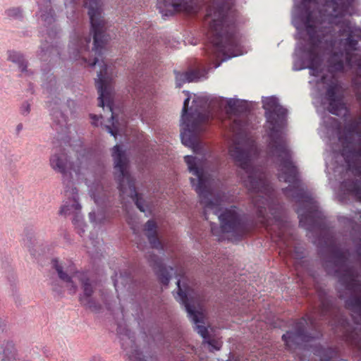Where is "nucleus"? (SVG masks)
Instances as JSON below:
<instances>
[{
  "mask_svg": "<svg viewBox=\"0 0 361 361\" xmlns=\"http://www.w3.org/2000/svg\"><path fill=\"white\" fill-rule=\"evenodd\" d=\"M177 295L175 296L177 301L183 305L188 314L190 320L195 324V330L200 334L204 341L209 346V351L214 352V350H219L222 347V342L211 339L209 336L207 328L204 326V316L202 311L198 310L195 307L191 304L190 299V289L188 287L183 288L180 286V281H177Z\"/></svg>",
  "mask_w": 361,
  "mask_h": 361,
  "instance_id": "nucleus-11",
  "label": "nucleus"
},
{
  "mask_svg": "<svg viewBox=\"0 0 361 361\" xmlns=\"http://www.w3.org/2000/svg\"><path fill=\"white\" fill-rule=\"evenodd\" d=\"M355 252L357 255V260L361 262V243L355 245Z\"/></svg>",
  "mask_w": 361,
  "mask_h": 361,
  "instance_id": "nucleus-36",
  "label": "nucleus"
},
{
  "mask_svg": "<svg viewBox=\"0 0 361 361\" xmlns=\"http://www.w3.org/2000/svg\"><path fill=\"white\" fill-rule=\"evenodd\" d=\"M2 355L1 361H17V354L13 342H7Z\"/></svg>",
  "mask_w": 361,
  "mask_h": 361,
  "instance_id": "nucleus-27",
  "label": "nucleus"
},
{
  "mask_svg": "<svg viewBox=\"0 0 361 361\" xmlns=\"http://www.w3.org/2000/svg\"><path fill=\"white\" fill-rule=\"evenodd\" d=\"M89 219L92 223L96 222V214L94 212L89 213Z\"/></svg>",
  "mask_w": 361,
  "mask_h": 361,
  "instance_id": "nucleus-41",
  "label": "nucleus"
},
{
  "mask_svg": "<svg viewBox=\"0 0 361 361\" xmlns=\"http://www.w3.org/2000/svg\"><path fill=\"white\" fill-rule=\"evenodd\" d=\"M11 277L12 280L15 281V279H16V276H15V274H11Z\"/></svg>",
  "mask_w": 361,
  "mask_h": 361,
  "instance_id": "nucleus-49",
  "label": "nucleus"
},
{
  "mask_svg": "<svg viewBox=\"0 0 361 361\" xmlns=\"http://www.w3.org/2000/svg\"><path fill=\"white\" fill-rule=\"evenodd\" d=\"M156 228L157 224L152 219L148 220L145 225V230L147 231L146 235L151 247L163 251L164 247L157 236Z\"/></svg>",
  "mask_w": 361,
  "mask_h": 361,
  "instance_id": "nucleus-22",
  "label": "nucleus"
},
{
  "mask_svg": "<svg viewBox=\"0 0 361 361\" xmlns=\"http://www.w3.org/2000/svg\"><path fill=\"white\" fill-rule=\"evenodd\" d=\"M66 104L68 107L69 108L71 113L74 112L76 107V102L75 100L73 99H68Z\"/></svg>",
  "mask_w": 361,
  "mask_h": 361,
  "instance_id": "nucleus-35",
  "label": "nucleus"
},
{
  "mask_svg": "<svg viewBox=\"0 0 361 361\" xmlns=\"http://www.w3.org/2000/svg\"><path fill=\"white\" fill-rule=\"evenodd\" d=\"M49 164L54 171L62 175L65 190H71V188H75L71 180V173L74 171L76 174H78L79 171L74 169L73 164L71 161L68 155L64 150L61 149L59 152L51 154L49 159Z\"/></svg>",
  "mask_w": 361,
  "mask_h": 361,
  "instance_id": "nucleus-13",
  "label": "nucleus"
},
{
  "mask_svg": "<svg viewBox=\"0 0 361 361\" xmlns=\"http://www.w3.org/2000/svg\"><path fill=\"white\" fill-rule=\"evenodd\" d=\"M90 42V35L83 36L74 34L71 38L68 47L70 58L73 60L82 59L92 67L97 63L99 64L100 70L97 73V79L95 80L99 94V106L102 108L106 106L111 112V118L114 121L115 119L113 112L114 102L111 96L110 78L107 74L108 66L103 61L99 63L97 57H95L92 61H87L85 54L89 50Z\"/></svg>",
  "mask_w": 361,
  "mask_h": 361,
  "instance_id": "nucleus-6",
  "label": "nucleus"
},
{
  "mask_svg": "<svg viewBox=\"0 0 361 361\" xmlns=\"http://www.w3.org/2000/svg\"><path fill=\"white\" fill-rule=\"evenodd\" d=\"M111 156L114 164L115 179L117 181L118 189L121 195H124L128 189L129 196L133 200L136 207L140 212H145L147 206L145 204L142 195L136 191L135 180L126 169L128 160L125 150L120 145H116L112 148Z\"/></svg>",
  "mask_w": 361,
  "mask_h": 361,
  "instance_id": "nucleus-9",
  "label": "nucleus"
},
{
  "mask_svg": "<svg viewBox=\"0 0 361 361\" xmlns=\"http://www.w3.org/2000/svg\"><path fill=\"white\" fill-rule=\"evenodd\" d=\"M120 283L121 285L126 288L129 282L132 281L131 275L128 271H124L123 273H121L119 276Z\"/></svg>",
  "mask_w": 361,
  "mask_h": 361,
  "instance_id": "nucleus-32",
  "label": "nucleus"
},
{
  "mask_svg": "<svg viewBox=\"0 0 361 361\" xmlns=\"http://www.w3.org/2000/svg\"><path fill=\"white\" fill-rule=\"evenodd\" d=\"M113 279V281H114V287H115V289H116V291L118 293V291H119V286H118V280L116 279H114V277L112 278Z\"/></svg>",
  "mask_w": 361,
  "mask_h": 361,
  "instance_id": "nucleus-43",
  "label": "nucleus"
},
{
  "mask_svg": "<svg viewBox=\"0 0 361 361\" xmlns=\"http://www.w3.org/2000/svg\"><path fill=\"white\" fill-rule=\"evenodd\" d=\"M322 336L323 334L319 329L316 318L306 316L295 320L292 325V329L282 336V340L286 348L293 352L302 344L319 340Z\"/></svg>",
  "mask_w": 361,
  "mask_h": 361,
  "instance_id": "nucleus-10",
  "label": "nucleus"
},
{
  "mask_svg": "<svg viewBox=\"0 0 361 361\" xmlns=\"http://www.w3.org/2000/svg\"><path fill=\"white\" fill-rule=\"evenodd\" d=\"M51 32H52V30H51V31H49V32H48V33H47V34H48V35H49V36H50V35H51Z\"/></svg>",
  "mask_w": 361,
  "mask_h": 361,
  "instance_id": "nucleus-53",
  "label": "nucleus"
},
{
  "mask_svg": "<svg viewBox=\"0 0 361 361\" xmlns=\"http://www.w3.org/2000/svg\"><path fill=\"white\" fill-rule=\"evenodd\" d=\"M59 55V49L58 47L52 44H49L47 41L42 42L40 47V51L38 56L42 61H47L51 55Z\"/></svg>",
  "mask_w": 361,
  "mask_h": 361,
  "instance_id": "nucleus-25",
  "label": "nucleus"
},
{
  "mask_svg": "<svg viewBox=\"0 0 361 361\" xmlns=\"http://www.w3.org/2000/svg\"><path fill=\"white\" fill-rule=\"evenodd\" d=\"M323 123L325 127L331 131H337L341 128V123L338 120L329 116L324 117Z\"/></svg>",
  "mask_w": 361,
  "mask_h": 361,
  "instance_id": "nucleus-28",
  "label": "nucleus"
},
{
  "mask_svg": "<svg viewBox=\"0 0 361 361\" xmlns=\"http://www.w3.org/2000/svg\"><path fill=\"white\" fill-rule=\"evenodd\" d=\"M352 129L357 136L354 147H349L350 143L348 142V137H345L341 155L346 163V170L360 179L345 180L341 183V188L361 200V124L357 128L353 126Z\"/></svg>",
  "mask_w": 361,
  "mask_h": 361,
  "instance_id": "nucleus-8",
  "label": "nucleus"
},
{
  "mask_svg": "<svg viewBox=\"0 0 361 361\" xmlns=\"http://www.w3.org/2000/svg\"><path fill=\"white\" fill-rule=\"evenodd\" d=\"M176 87L180 88L185 82H197L206 78L207 73L199 70H190L185 72L174 71Z\"/></svg>",
  "mask_w": 361,
  "mask_h": 361,
  "instance_id": "nucleus-19",
  "label": "nucleus"
},
{
  "mask_svg": "<svg viewBox=\"0 0 361 361\" xmlns=\"http://www.w3.org/2000/svg\"><path fill=\"white\" fill-rule=\"evenodd\" d=\"M8 59L11 61L16 63L18 66L19 70L22 73H27L28 72V71L27 70V61L20 53L16 51H9Z\"/></svg>",
  "mask_w": 361,
  "mask_h": 361,
  "instance_id": "nucleus-26",
  "label": "nucleus"
},
{
  "mask_svg": "<svg viewBox=\"0 0 361 361\" xmlns=\"http://www.w3.org/2000/svg\"><path fill=\"white\" fill-rule=\"evenodd\" d=\"M345 220H348V221H352V219H348V218H345V217H341V218L339 219V221H344Z\"/></svg>",
  "mask_w": 361,
  "mask_h": 361,
  "instance_id": "nucleus-47",
  "label": "nucleus"
},
{
  "mask_svg": "<svg viewBox=\"0 0 361 361\" xmlns=\"http://www.w3.org/2000/svg\"><path fill=\"white\" fill-rule=\"evenodd\" d=\"M84 6L88 9L91 30L93 33L92 50L96 54L101 56L109 40V36L106 34V27L102 9L97 0H85Z\"/></svg>",
  "mask_w": 361,
  "mask_h": 361,
  "instance_id": "nucleus-12",
  "label": "nucleus"
},
{
  "mask_svg": "<svg viewBox=\"0 0 361 361\" xmlns=\"http://www.w3.org/2000/svg\"><path fill=\"white\" fill-rule=\"evenodd\" d=\"M106 130H107L108 133L111 134V135H112L114 137L116 136V135H117L116 130H114L111 127H110L109 126H106Z\"/></svg>",
  "mask_w": 361,
  "mask_h": 361,
  "instance_id": "nucleus-37",
  "label": "nucleus"
},
{
  "mask_svg": "<svg viewBox=\"0 0 361 361\" xmlns=\"http://www.w3.org/2000/svg\"><path fill=\"white\" fill-rule=\"evenodd\" d=\"M52 286V290L57 293H61V288L58 286L57 283L56 282H53L51 283Z\"/></svg>",
  "mask_w": 361,
  "mask_h": 361,
  "instance_id": "nucleus-38",
  "label": "nucleus"
},
{
  "mask_svg": "<svg viewBox=\"0 0 361 361\" xmlns=\"http://www.w3.org/2000/svg\"><path fill=\"white\" fill-rule=\"evenodd\" d=\"M23 244L32 252V249L35 243L34 236L32 234H28L23 238Z\"/></svg>",
  "mask_w": 361,
  "mask_h": 361,
  "instance_id": "nucleus-31",
  "label": "nucleus"
},
{
  "mask_svg": "<svg viewBox=\"0 0 361 361\" xmlns=\"http://www.w3.org/2000/svg\"><path fill=\"white\" fill-rule=\"evenodd\" d=\"M51 267L59 278L66 283V287L71 295H75L78 290L77 283L80 284L81 292L78 295V301L81 306L93 312L98 313L102 308L101 303L94 297L97 281L90 278L86 271H75L71 275L63 271V268L57 258L51 259Z\"/></svg>",
  "mask_w": 361,
  "mask_h": 361,
  "instance_id": "nucleus-7",
  "label": "nucleus"
},
{
  "mask_svg": "<svg viewBox=\"0 0 361 361\" xmlns=\"http://www.w3.org/2000/svg\"><path fill=\"white\" fill-rule=\"evenodd\" d=\"M294 254L298 259H302L305 257L304 250L302 247H295Z\"/></svg>",
  "mask_w": 361,
  "mask_h": 361,
  "instance_id": "nucleus-34",
  "label": "nucleus"
},
{
  "mask_svg": "<svg viewBox=\"0 0 361 361\" xmlns=\"http://www.w3.org/2000/svg\"><path fill=\"white\" fill-rule=\"evenodd\" d=\"M37 4L44 25L49 27L55 21L54 11L51 7V0H37Z\"/></svg>",
  "mask_w": 361,
  "mask_h": 361,
  "instance_id": "nucleus-21",
  "label": "nucleus"
},
{
  "mask_svg": "<svg viewBox=\"0 0 361 361\" xmlns=\"http://www.w3.org/2000/svg\"><path fill=\"white\" fill-rule=\"evenodd\" d=\"M99 172L100 175V178L95 180L93 183H90L87 178V183H88V187L90 188V192L91 196L94 199L95 202H98L99 199H102L106 197V194L104 192V188L103 185L104 182V166L103 165L99 166Z\"/></svg>",
  "mask_w": 361,
  "mask_h": 361,
  "instance_id": "nucleus-20",
  "label": "nucleus"
},
{
  "mask_svg": "<svg viewBox=\"0 0 361 361\" xmlns=\"http://www.w3.org/2000/svg\"><path fill=\"white\" fill-rule=\"evenodd\" d=\"M64 238H65L67 241H69V238L68 237V234H67V233H65V234H64Z\"/></svg>",
  "mask_w": 361,
  "mask_h": 361,
  "instance_id": "nucleus-48",
  "label": "nucleus"
},
{
  "mask_svg": "<svg viewBox=\"0 0 361 361\" xmlns=\"http://www.w3.org/2000/svg\"><path fill=\"white\" fill-rule=\"evenodd\" d=\"M340 350L338 347L326 348V361L342 360Z\"/></svg>",
  "mask_w": 361,
  "mask_h": 361,
  "instance_id": "nucleus-29",
  "label": "nucleus"
},
{
  "mask_svg": "<svg viewBox=\"0 0 361 361\" xmlns=\"http://www.w3.org/2000/svg\"><path fill=\"white\" fill-rule=\"evenodd\" d=\"M65 193L68 198L71 197L72 200L69 203L66 202L61 207L59 214L61 215H68L75 212V215L73 219V224L75 227L83 226L84 221L83 217L80 212L81 205L78 201L79 197L77 188H71V190H66Z\"/></svg>",
  "mask_w": 361,
  "mask_h": 361,
  "instance_id": "nucleus-17",
  "label": "nucleus"
},
{
  "mask_svg": "<svg viewBox=\"0 0 361 361\" xmlns=\"http://www.w3.org/2000/svg\"><path fill=\"white\" fill-rule=\"evenodd\" d=\"M220 1L221 0H214L212 5L208 7L207 14L210 8L214 10V6L216 7V4ZM235 0H233L232 4H230L231 8H235ZM157 7L164 18L172 16L179 11H188L187 0H157ZM206 18L209 22L211 20V17L207 15Z\"/></svg>",
  "mask_w": 361,
  "mask_h": 361,
  "instance_id": "nucleus-16",
  "label": "nucleus"
},
{
  "mask_svg": "<svg viewBox=\"0 0 361 361\" xmlns=\"http://www.w3.org/2000/svg\"><path fill=\"white\" fill-rule=\"evenodd\" d=\"M140 117L142 118V120L143 119V115L142 113H140Z\"/></svg>",
  "mask_w": 361,
  "mask_h": 361,
  "instance_id": "nucleus-54",
  "label": "nucleus"
},
{
  "mask_svg": "<svg viewBox=\"0 0 361 361\" xmlns=\"http://www.w3.org/2000/svg\"><path fill=\"white\" fill-rule=\"evenodd\" d=\"M23 129V125L19 123L16 127L17 133H18Z\"/></svg>",
  "mask_w": 361,
  "mask_h": 361,
  "instance_id": "nucleus-46",
  "label": "nucleus"
},
{
  "mask_svg": "<svg viewBox=\"0 0 361 361\" xmlns=\"http://www.w3.org/2000/svg\"><path fill=\"white\" fill-rule=\"evenodd\" d=\"M310 0L306 3L310 13L306 22L299 17L305 15L302 0L295 4L292 13V23L297 30L295 38L302 39L304 30L309 37L308 41L298 42L293 54V70L298 71L308 68L310 75L321 77L322 63L326 59L327 70L331 73H347L353 75L351 87H361V50L358 41L361 37V30L346 24L339 30L342 37L336 39L334 24L336 19L348 12L354 0H329L319 8L317 14L310 11Z\"/></svg>",
  "mask_w": 361,
  "mask_h": 361,
  "instance_id": "nucleus-1",
  "label": "nucleus"
},
{
  "mask_svg": "<svg viewBox=\"0 0 361 361\" xmlns=\"http://www.w3.org/2000/svg\"><path fill=\"white\" fill-rule=\"evenodd\" d=\"M360 218H361V212H360Z\"/></svg>",
  "mask_w": 361,
  "mask_h": 361,
  "instance_id": "nucleus-56",
  "label": "nucleus"
},
{
  "mask_svg": "<svg viewBox=\"0 0 361 361\" xmlns=\"http://www.w3.org/2000/svg\"><path fill=\"white\" fill-rule=\"evenodd\" d=\"M231 128L234 135L228 148L229 155L247 175L243 181L250 192L253 193L252 202L259 221L276 240L288 246L283 233L288 225L282 220V206L275 200L274 189L266 173L251 165L252 157L258 152L257 144L246 134L239 120L235 119Z\"/></svg>",
  "mask_w": 361,
  "mask_h": 361,
  "instance_id": "nucleus-2",
  "label": "nucleus"
},
{
  "mask_svg": "<svg viewBox=\"0 0 361 361\" xmlns=\"http://www.w3.org/2000/svg\"><path fill=\"white\" fill-rule=\"evenodd\" d=\"M30 90L31 91V93L32 94L33 93V87L30 86Z\"/></svg>",
  "mask_w": 361,
  "mask_h": 361,
  "instance_id": "nucleus-52",
  "label": "nucleus"
},
{
  "mask_svg": "<svg viewBox=\"0 0 361 361\" xmlns=\"http://www.w3.org/2000/svg\"><path fill=\"white\" fill-rule=\"evenodd\" d=\"M49 106L51 107L50 114L52 120L56 126H59V128H56V130H63L67 125V116L58 106H51V103Z\"/></svg>",
  "mask_w": 361,
  "mask_h": 361,
  "instance_id": "nucleus-24",
  "label": "nucleus"
},
{
  "mask_svg": "<svg viewBox=\"0 0 361 361\" xmlns=\"http://www.w3.org/2000/svg\"><path fill=\"white\" fill-rule=\"evenodd\" d=\"M79 0H65L64 4L66 6H68V4H75L78 2Z\"/></svg>",
  "mask_w": 361,
  "mask_h": 361,
  "instance_id": "nucleus-44",
  "label": "nucleus"
},
{
  "mask_svg": "<svg viewBox=\"0 0 361 361\" xmlns=\"http://www.w3.org/2000/svg\"><path fill=\"white\" fill-rule=\"evenodd\" d=\"M233 0H221L214 9L208 11L209 22L208 38L209 47L206 53L214 63L213 68H216L233 57L243 55L241 37L238 32L240 23L239 14L235 8H231Z\"/></svg>",
  "mask_w": 361,
  "mask_h": 361,
  "instance_id": "nucleus-4",
  "label": "nucleus"
},
{
  "mask_svg": "<svg viewBox=\"0 0 361 361\" xmlns=\"http://www.w3.org/2000/svg\"><path fill=\"white\" fill-rule=\"evenodd\" d=\"M11 160L13 161L14 162H17L19 160V157L16 155L13 154L11 155Z\"/></svg>",
  "mask_w": 361,
  "mask_h": 361,
  "instance_id": "nucleus-45",
  "label": "nucleus"
},
{
  "mask_svg": "<svg viewBox=\"0 0 361 361\" xmlns=\"http://www.w3.org/2000/svg\"><path fill=\"white\" fill-rule=\"evenodd\" d=\"M85 227L86 224L84 223V226H80V227H75L78 229V233L80 235H82V234L85 231Z\"/></svg>",
  "mask_w": 361,
  "mask_h": 361,
  "instance_id": "nucleus-39",
  "label": "nucleus"
},
{
  "mask_svg": "<svg viewBox=\"0 0 361 361\" xmlns=\"http://www.w3.org/2000/svg\"><path fill=\"white\" fill-rule=\"evenodd\" d=\"M90 118L92 120V124L94 126H97V121L99 120V118H102V116H98L97 115L91 114Z\"/></svg>",
  "mask_w": 361,
  "mask_h": 361,
  "instance_id": "nucleus-42",
  "label": "nucleus"
},
{
  "mask_svg": "<svg viewBox=\"0 0 361 361\" xmlns=\"http://www.w3.org/2000/svg\"><path fill=\"white\" fill-rule=\"evenodd\" d=\"M44 86H45V84H44ZM46 88L48 89V85H46Z\"/></svg>",
  "mask_w": 361,
  "mask_h": 361,
  "instance_id": "nucleus-55",
  "label": "nucleus"
},
{
  "mask_svg": "<svg viewBox=\"0 0 361 361\" xmlns=\"http://www.w3.org/2000/svg\"><path fill=\"white\" fill-rule=\"evenodd\" d=\"M184 160L190 173L196 177L190 178V180L204 207V219L207 220V212L212 211L218 216L221 231L228 234L233 240H240L247 231L246 219L235 206L223 208L221 194H213L209 181L204 175L207 168L204 157L200 159L196 157L187 155Z\"/></svg>",
  "mask_w": 361,
  "mask_h": 361,
  "instance_id": "nucleus-3",
  "label": "nucleus"
},
{
  "mask_svg": "<svg viewBox=\"0 0 361 361\" xmlns=\"http://www.w3.org/2000/svg\"><path fill=\"white\" fill-rule=\"evenodd\" d=\"M338 293H339V297H340V298H343V295L341 294V293L340 292V290H338Z\"/></svg>",
  "mask_w": 361,
  "mask_h": 361,
  "instance_id": "nucleus-50",
  "label": "nucleus"
},
{
  "mask_svg": "<svg viewBox=\"0 0 361 361\" xmlns=\"http://www.w3.org/2000/svg\"><path fill=\"white\" fill-rule=\"evenodd\" d=\"M50 82L55 83V80L54 78H53V80H52V78L50 80Z\"/></svg>",
  "mask_w": 361,
  "mask_h": 361,
  "instance_id": "nucleus-51",
  "label": "nucleus"
},
{
  "mask_svg": "<svg viewBox=\"0 0 361 361\" xmlns=\"http://www.w3.org/2000/svg\"><path fill=\"white\" fill-rule=\"evenodd\" d=\"M187 97L183 102L181 116L182 131L180 138L182 143L199 154L203 150L198 140L199 134L203 131V124L210 117V110L221 108L225 99L209 94L195 95L192 106L188 108L190 95L189 91L184 90Z\"/></svg>",
  "mask_w": 361,
  "mask_h": 361,
  "instance_id": "nucleus-5",
  "label": "nucleus"
},
{
  "mask_svg": "<svg viewBox=\"0 0 361 361\" xmlns=\"http://www.w3.org/2000/svg\"><path fill=\"white\" fill-rule=\"evenodd\" d=\"M30 111V104L28 102H24L20 106L21 114L26 116Z\"/></svg>",
  "mask_w": 361,
  "mask_h": 361,
  "instance_id": "nucleus-33",
  "label": "nucleus"
},
{
  "mask_svg": "<svg viewBox=\"0 0 361 361\" xmlns=\"http://www.w3.org/2000/svg\"><path fill=\"white\" fill-rule=\"evenodd\" d=\"M117 333L119 335L121 348L131 361H147L145 356L135 344V334L126 326L118 325Z\"/></svg>",
  "mask_w": 361,
  "mask_h": 361,
  "instance_id": "nucleus-15",
  "label": "nucleus"
},
{
  "mask_svg": "<svg viewBox=\"0 0 361 361\" xmlns=\"http://www.w3.org/2000/svg\"><path fill=\"white\" fill-rule=\"evenodd\" d=\"M218 229V226L216 224H211V231L213 235H216Z\"/></svg>",
  "mask_w": 361,
  "mask_h": 361,
  "instance_id": "nucleus-40",
  "label": "nucleus"
},
{
  "mask_svg": "<svg viewBox=\"0 0 361 361\" xmlns=\"http://www.w3.org/2000/svg\"><path fill=\"white\" fill-rule=\"evenodd\" d=\"M226 105L229 111L233 114L246 113L250 111V105L247 101L235 98L226 99Z\"/></svg>",
  "mask_w": 361,
  "mask_h": 361,
  "instance_id": "nucleus-23",
  "label": "nucleus"
},
{
  "mask_svg": "<svg viewBox=\"0 0 361 361\" xmlns=\"http://www.w3.org/2000/svg\"><path fill=\"white\" fill-rule=\"evenodd\" d=\"M147 259L159 281L164 286H168L172 275L175 274L173 267L165 266L161 258L154 253H149Z\"/></svg>",
  "mask_w": 361,
  "mask_h": 361,
  "instance_id": "nucleus-18",
  "label": "nucleus"
},
{
  "mask_svg": "<svg viewBox=\"0 0 361 361\" xmlns=\"http://www.w3.org/2000/svg\"><path fill=\"white\" fill-rule=\"evenodd\" d=\"M5 14L10 18L18 19L22 17V12L19 8H12L5 11Z\"/></svg>",
  "mask_w": 361,
  "mask_h": 361,
  "instance_id": "nucleus-30",
  "label": "nucleus"
},
{
  "mask_svg": "<svg viewBox=\"0 0 361 361\" xmlns=\"http://www.w3.org/2000/svg\"><path fill=\"white\" fill-rule=\"evenodd\" d=\"M325 98L328 101V111L331 114L341 116L347 113L343 102V89L338 82H331L326 91Z\"/></svg>",
  "mask_w": 361,
  "mask_h": 361,
  "instance_id": "nucleus-14",
  "label": "nucleus"
}]
</instances>
